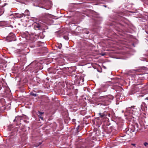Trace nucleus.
Instances as JSON below:
<instances>
[{"label":"nucleus","mask_w":148,"mask_h":148,"mask_svg":"<svg viewBox=\"0 0 148 148\" xmlns=\"http://www.w3.org/2000/svg\"><path fill=\"white\" fill-rule=\"evenodd\" d=\"M24 15H25V14L23 13L21 14H19L18 13H16L15 15H14L13 14H12L10 16H13L12 17V18H21L23 17Z\"/></svg>","instance_id":"423d86ee"},{"label":"nucleus","mask_w":148,"mask_h":148,"mask_svg":"<svg viewBox=\"0 0 148 148\" xmlns=\"http://www.w3.org/2000/svg\"><path fill=\"white\" fill-rule=\"evenodd\" d=\"M44 114V112H40L39 111H38L37 115L39 117L42 116V115Z\"/></svg>","instance_id":"f8f14e48"},{"label":"nucleus","mask_w":148,"mask_h":148,"mask_svg":"<svg viewBox=\"0 0 148 148\" xmlns=\"http://www.w3.org/2000/svg\"><path fill=\"white\" fill-rule=\"evenodd\" d=\"M24 19H21V21H23L22 20H24Z\"/></svg>","instance_id":"5701e85b"},{"label":"nucleus","mask_w":148,"mask_h":148,"mask_svg":"<svg viewBox=\"0 0 148 148\" xmlns=\"http://www.w3.org/2000/svg\"><path fill=\"white\" fill-rule=\"evenodd\" d=\"M138 125L137 123H135L134 125H132L130 128V132H131L135 131H137L138 130Z\"/></svg>","instance_id":"20e7f679"},{"label":"nucleus","mask_w":148,"mask_h":148,"mask_svg":"<svg viewBox=\"0 0 148 148\" xmlns=\"http://www.w3.org/2000/svg\"><path fill=\"white\" fill-rule=\"evenodd\" d=\"M29 65L30 66H32L34 69H36L37 66L36 62L34 61L31 63Z\"/></svg>","instance_id":"1a4fd4ad"},{"label":"nucleus","mask_w":148,"mask_h":148,"mask_svg":"<svg viewBox=\"0 0 148 148\" xmlns=\"http://www.w3.org/2000/svg\"><path fill=\"white\" fill-rule=\"evenodd\" d=\"M35 20H33V21H35Z\"/></svg>","instance_id":"a878e982"},{"label":"nucleus","mask_w":148,"mask_h":148,"mask_svg":"<svg viewBox=\"0 0 148 148\" xmlns=\"http://www.w3.org/2000/svg\"><path fill=\"white\" fill-rule=\"evenodd\" d=\"M95 17L97 18H100L101 17L99 16V15Z\"/></svg>","instance_id":"a211bd4d"},{"label":"nucleus","mask_w":148,"mask_h":148,"mask_svg":"<svg viewBox=\"0 0 148 148\" xmlns=\"http://www.w3.org/2000/svg\"><path fill=\"white\" fill-rule=\"evenodd\" d=\"M131 145L134 146H135L136 145V144L134 143H132L131 144Z\"/></svg>","instance_id":"aec40b11"},{"label":"nucleus","mask_w":148,"mask_h":148,"mask_svg":"<svg viewBox=\"0 0 148 148\" xmlns=\"http://www.w3.org/2000/svg\"><path fill=\"white\" fill-rule=\"evenodd\" d=\"M3 11L2 8L0 6V16L3 14Z\"/></svg>","instance_id":"ddd939ff"},{"label":"nucleus","mask_w":148,"mask_h":148,"mask_svg":"<svg viewBox=\"0 0 148 148\" xmlns=\"http://www.w3.org/2000/svg\"><path fill=\"white\" fill-rule=\"evenodd\" d=\"M35 23H36V25H34V26L35 29H39L40 27V24L39 23H37L35 22H34Z\"/></svg>","instance_id":"9d476101"},{"label":"nucleus","mask_w":148,"mask_h":148,"mask_svg":"<svg viewBox=\"0 0 148 148\" xmlns=\"http://www.w3.org/2000/svg\"><path fill=\"white\" fill-rule=\"evenodd\" d=\"M25 14H25V15H24V16H29V11L28 10H25Z\"/></svg>","instance_id":"9b49d317"},{"label":"nucleus","mask_w":148,"mask_h":148,"mask_svg":"<svg viewBox=\"0 0 148 148\" xmlns=\"http://www.w3.org/2000/svg\"><path fill=\"white\" fill-rule=\"evenodd\" d=\"M7 40L8 42L14 41L15 40V35L13 33H10L7 37Z\"/></svg>","instance_id":"7ed1b4c3"},{"label":"nucleus","mask_w":148,"mask_h":148,"mask_svg":"<svg viewBox=\"0 0 148 148\" xmlns=\"http://www.w3.org/2000/svg\"><path fill=\"white\" fill-rule=\"evenodd\" d=\"M113 98V97L111 95L102 97V105L104 106L109 105L111 101L112 100Z\"/></svg>","instance_id":"f257e3e1"},{"label":"nucleus","mask_w":148,"mask_h":148,"mask_svg":"<svg viewBox=\"0 0 148 148\" xmlns=\"http://www.w3.org/2000/svg\"><path fill=\"white\" fill-rule=\"evenodd\" d=\"M15 121V119H14V121Z\"/></svg>","instance_id":"bb28decb"},{"label":"nucleus","mask_w":148,"mask_h":148,"mask_svg":"<svg viewBox=\"0 0 148 148\" xmlns=\"http://www.w3.org/2000/svg\"><path fill=\"white\" fill-rule=\"evenodd\" d=\"M66 40H68L69 39V38L67 36H64L63 37Z\"/></svg>","instance_id":"dca6fc26"},{"label":"nucleus","mask_w":148,"mask_h":148,"mask_svg":"<svg viewBox=\"0 0 148 148\" xmlns=\"http://www.w3.org/2000/svg\"><path fill=\"white\" fill-rule=\"evenodd\" d=\"M99 115H100V117L101 118H105L107 116L106 112L105 111L103 113H99Z\"/></svg>","instance_id":"6e6552de"},{"label":"nucleus","mask_w":148,"mask_h":148,"mask_svg":"<svg viewBox=\"0 0 148 148\" xmlns=\"http://www.w3.org/2000/svg\"><path fill=\"white\" fill-rule=\"evenodd\" d=\"M2 88L1 86V85H0V90H1Z\"/></svg>","instance_id":"4be33fe9"},{"label":"nucleus","mask_w":148,"mask_h":148,"mask_svg":"<svg viewBox=\"0 0 148 148\" xmlns=\"http://www.w3.org/2000/svg\"><path fill=\"white\" fill-rule=\"evenodd\" d=\"M30 95L32 96H33L34 97H36L37 96V94L36 93H34L33 92H31L30 93Z\"/></svg>","instance_id":"4468645a"},{"label":"nucleus","mask_w":148,"mask_h":148,"mask_svg":"<svg viewBox=\"0 0 148 148\" xmlns=\"http://www.w3.org/2000/svg\"><path fill=\"white\" fill-rule=\"evenodd\" d=\"M56 17V16L49 14L44 13L42 14V17L45 18H54Z\"/></svg>","instance_id":"39448f33"},{"label":"nucleus","mask_w":148,"mask_h":148,"mask_svg":"<svg viewBox=\"0 0 148 148\" xmlns=\"http://www.w3.org/2000/svg\"><path fill=\"white\" fill-rule=\"evenodd\" d=\"M36 18V19L37 18Z\"/></svg>","instance_id":"b1692460"},{"label":"nucleus","mask_w":148,"mask_h":148,"mask_svg":"<svg viewBox=\"0 0 148 148\" xmlns=\"http://www.w3.org/2000/svg\"><path fill=\"white\" fill-rule=\"evenodd\" d=\"M144 145L146 147L147 145H148V143H147V142H145L144 143Z\"/></svg>","instance_id":"f3484780"},{"label":"nucleus","mask_w":148,"mask_h":148,"mask_svg":"<svg viewBox=\"0 0 148 148\" xmlns=\"http://www.w3.org/2000/svg\"><path fill=\"white\" fill-rule=\"evenodd\" d=\"M58 47L59 49H61L62 47V45L61 43L60 44H58Z\"/></svg>","instance_id":"2eb2a0df"},{"label":"nucleus","mask_w":148,"mask_h":148,"mask_svg":"<svg viewBox=\"0 0 148 148\" xmlns=\"http://www.w3.org/2000/svg\"><path fill=\"white\" fill-rule=\"evenodd\" d=\"M26 21H26V20H25L24 21V22H26Z\"/></svg>","instance_id":"393cba45"},{"label":"nucleus","mask_w":148,"mask_h":148,"mask_svg":"<svg viewBox=\"0 0 148 148\" xmlns=\"http://www.w3.org/2000/svg\"><path fill=\"white\" fill-rule=\"evenodd\" d=\"M147 108V105L144 102H143L141 105V109L143 111L145 110Z\"/></svg>","instance_id":"0eeeda50"},{"label":"nucleus","mask_w":148,"mask_h":148,"mask_svg":"<svg viewBox=\"0 0 148 148\" xmlns=\"http://www.w3.org/2000/svg\"><path fill=\"white\" fill-rule=\"evenodd\" d=\"M39 118L41 119H42V120H43V118L41 116L40 117H39Z\"/></svg>","instance_id":"6ab92c4d"},{"label":"nucleus","mask_w":148,"mask_h":148,"mask_svg":"<svg viewBox=\"0 0 148 148\" xmlns=\"http://www.w3.org/2000/svg\"><path fill=\"white\" fill-rule=\"evenodd\" d=\"M52 2L50 0H43L41 1L40 3V4H39L38 6L39 7H41L42 8H45V7L44 6H41V4L43 5H44L50 4L51 5L52 4Z\"/></svg>","instance_id":"f03ea898"},{"label":"nucleus","mask_w":148,"mask_h":148,"mask_svg":"<svg viewBox=\"0 0 148 148\" xmlns=\"http://www.w3.org/2000/svg\"><path fill=\"white\" fill-rule=\"evenodd\" d=\"M62 17V16H60L59 17H58L56 18H57V19L61 17Z\"/></svg>","instance_id":"412c9836"}]
</instances>
